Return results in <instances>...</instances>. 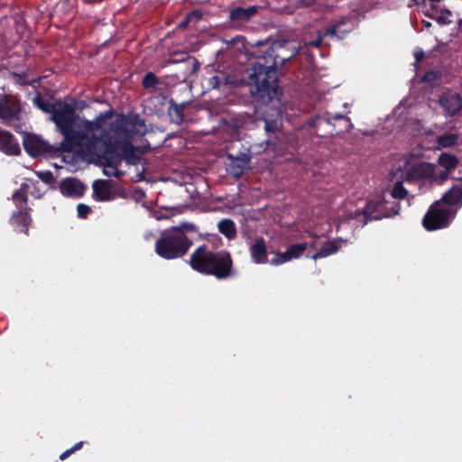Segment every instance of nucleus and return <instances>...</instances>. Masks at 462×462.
<instances>
[{"mask_svg":"<svg viewBox=\"0 0 462 462\" xmlns=\"http://www.w3.org/2000/svg\"><path fill=\"white\" fill-rule=\"evenodd\" d=\"M294 52L287 49V43L273 42L263 45L254 55L259 59L247 69V85L253 97L263 104H268L278 97L281 89L278 84V69L290 60Z\"/></svg>","mask_w":462,"mask_h":462,"instance_id":"1","label":"nucleus"},{"mask_svg":"<svg viewBox=\"0 0 462 462\" xmlns=\"http://www.w3.org/2000/svg\"><path fill=\"white\" fill-rule=\"evenodd\" d=\"M33 105L51 115V120L55 124L58 131L65 137V148L63 150L71 149V141L86 139L88 137L89 132L98 131L102 128L105 120L114 116V111L109 109L100 113L93 120L79 118L76 115V107L74 105L68 104L61 100L51 102L45 99L41 93H38L32 99Z\"/></svg>","mask_w":462,"mask_h":462,"instance_id":"2","label":"nucleus"},{"mask_svg":"<svg viewBox=\"0 0 462 462\" xmlns=\"http://www.w3.org/2000/svg\"><path fill=\"white\" fill-rule=\"evenodd\" d=\"M190 268L202 275L213 276L218 281L236 275L233 257L227 250H214L208 244L199 245L188 261Z\"/></svg>","mask_w":462,"mask_h":462,"instance_id":"3","label":"nucleus"},{"mask_svg":"<svg viewBox=\"0 0 462 462\" xmlns=\"http://www.w3.org/2000/svg\"><path fill=\"white\" fill-rule=\"evenodd\" d=\"M115 144L111 134L102 127L98 131L89 132L83 147L79 149L88 153L96 154L105 168H110L111 170H103L106 176L121 178L125 174L124 171L118 170L122 163V158H120Z\"/></svg>","mask_w":462,"mask_h":462,"instance_id":"4","label":"nucleus"},{"mask_svg":"<svg viewBox=\"0 0 462 462\" xmlns=\"http://www.w3.org/2000/svg\"><path fill=\"white\" fill-rule=\"evenodd\" d=\"M193 241L180 231H165L155 243V253L162 259L182 258L189 251Z\"/></svg>","mask_w":462,"mask_h":462,"instance_id":"5","label":"nucleus"},{"mask_svg":"<svg viewBox=\"0 0 462 462\" xmlns=\"http://www.w3.org/2000/svg\"><path fill=\"white\" fill-rule=\"evenodd\" d=\"M110 118H106L105 122ZM103 128L111 134L116 150L121 142L131 140L134 134H143L146 131L144 120L138 115L126 116L121 114L110 124L109 129L106 127V123H104Z\"/></svg>","mask_w":462,"mask_h":462,"instance_id":"6","label":"nucleus"},{"mask_svg":"<svg viewBox=\"0 0 462 462\" xmlns=\"http://www.w3.org/2000/svg\"><path fill=\"white\" fill-rule=\"evenodd\" d=\"M84 141H86V139L71 141V149L63 150L65 148L63 145L65 143V137H63V141L59 146H53L34 134L24 133L23 145L25 152L31 157L37 158L45 155L55 156L60 152H71L75 149L82 148Z\"/></svg>","mask_w":462,"mask_h":462,"instance_id":"7","label":"nucleus"},{"mask_svg":"<svg viewBox=\"0 0 462 462\" xmlns=\"http://www.w3.org/2000/svg\"><path fill=\"white\" fill-rule=\"evenodd\" d=\"M311 125L319 137L337 135L348 132L352 128L350 119L340 113L326 112L324 116H319L312 120Z\"/></svg>","mask_w":462,"mask_h":462,"instance_id":"8","label":"nucleus"},{"mask_svg":"<svg viewBox=\"0 0 462 462\" xmlns=\"http://www.w3.org/2000/svg\"><path fill=\"white\" fill-rule=\"evenodd\" d=\"M22 106L18 96L7 93L5 87L0 88V119L5 125L22 131Z\"/></svg>","mask_w":462,"mask_h":462,"instance_id":"9","label":"nucleus"},{"mask_svg":"<svg viewBox=\"0 0 462 462\" xmlns=\"http://www.w3.org/2000/svg\"><path fill=\"white\" fill-rule=\"evenodd\" d=\"M455 217L456 211L439 199L429 207L421 224L427 231H436L448 227Z\"/></svg>","mask_w":462,"mask_h":462,"instance_id":"10","label":"nucleus"},{"mask_svg":"<svg viewBox=\"0 0 462 462\" xmlns=\"http://www.w3.org/2000/svg\"><path fill=\"white\" fill-rule=\"evenodd\" d=\"M387 200L382 199L379 200H369L362 209H356L353 217L361 222L362 226L373 220H381L384 217H391L399 214L401 209L400 203L396 202L390 208L386 207Z\"/></svg>","mask_w":462,"mask_h":462,"instance_id":"11","label":"nucleus"},{"mask_svg":"<svg viewBox=\"0 0 462 462\" xmlns=\"http://www.w3.org/2000/svg\"><path fill=\"white\" fill-rule=\"evenodd\" d=\"M441 203H444L448 208L457 211L462 208V178L456 180L451 187L444 192L441 199Z\"/></svg>","mask_w":462,"mask_h":462,"instance_id":"12","label":"nucleus"},{"mask_svg":"<svg viewBox=\"0 0 462 462\" xmlns=\"http://www.w3.org/2000/svg\"><path fill=\"white\" fill-rule=\"evenodd\" d=\"M439 102L446 116H454L462 109V98L455 92L443 93Z\"/></svg>","mask_w":462,"mask_h":462,"instance_id":"13","label":"nucleus"},{"mask_svg":"<svg viewBox=\"0 0 462 462\" xmlns=\"http://www.w3.org/2000/svg\"><path fill=\"white\" fill-rule=\"evenodd\" d=\"M59 189L64 197L81 198L86 191V186L79 179L68 177L60 182Z\"/></svg>","mask_w":462,"mask_h":462,"instance_id":"14","label":"nucleus"},{"mask_svg":"<svg viewBox=\"0 0 462 462\" xmlns=\"http://www.w3.org/2000/svg\"><path fill=\"white\" fill-rule=\"evenodd\" d=\"M228 159H230V163L228 164L227 171L236 179L241 178L249 169L251 155L247 153H240L238 156L228 154Z\"/></svg>","mask_w":462,"mask_h":462,"instance_id":"15","label":"nucleus"},{"mask_svg":"<svg viewBox=\"0 0 462 462\" xmlns=\"http://www.w3.org/2000/svg\"><path fill=\"white\" fill-rule=\"evenodd\" d=\"M30 211L27 209H17L13 212L10 224L16 232L26 236L29 235V229L32 221Z\"/></svg>","mask_w":462,"mask_h":462,"instance_id":"16","label":"nucleus"},{"mask_svg":"<svg viewBox=\"0 0 462 462\" xmlns=\"http://www.w3.org/2000/svg\"><path fill=\"white\" fill-rule=\"evenodd\" d=\"M0 151L6 155H19L21 153L20 144L7 130L0 129Z\"/></svg>","mask_w":462,"mask_h":462,"instance_id":"17","label":"nucleus"},{"mask_svg":"<svg viewBox=\"0 0 462 462\" xmlns=\"http://www.w3.org/2000/svg\"><path fill=\"white\" fill-rule=\"evenodd\" d=\"M346 22H347L346 18H341L340 20L336 22L333 25H331L330 27L325 28L322 31H320V30L316 31V36L313 39H310V38L306 39L305 46H307V47L311 46V47H316V48L319 47L322 44L323 39L325 37H328V35L337 34V32L339 29V26L341 24H346Z\"/></svg>","mask_w":462,"mask_h":462,"instance_id":"18","label":"nucleus"},{"mask_svg":"<svg viewBox=\"0 0 462 462\" xmlns=\"http://www.w3.org/2000/svg\"><path fill=\"white\" fill-rule=\"evenodd\" d=\"M257 5L248 7L236 6L229 11L228 18L233 23H243L250 21L258 12Z\"/></svg>","mask_w":462,"mask_h":462,"instance_id":"19","label":"nucleus"},{"mask_svg":"<svg viewBox=\"0 0 462 462\" xmlns=\"http://www.w3.org/2000/svg\"><path fill=\"white\" fill-rule=\"evenodd\" d=\"M118 148L121 150L120 158L129 165H136L141 161L140 149L131 143V140L121 142Z\"/></svg>","mask_w":462,"mask_h":462,"instance_id":"20","label":"nucleus"},{"mask_svg":"<svg viewBox=\"0 0 462 462\" xmlns=\"http://www.w3.org/2000/svg\"><path fill=\"white\" fill-rule=\"evenodd\" d=\"M249 251L254 263L258 264L267 263V247L263 237H257Z\"/></svg>","mask_w":462,"mask_h":462,"instance_id":"21","label":"nucleus"},{"mask_svg":"<svg viewBox=\"0 0 462 462\" xmlns=\"http://www.w3.org/2000/svg\"><path fill=\"white\" fill-rule=\"evenodd\" d=\"M343 242L344 241L341 238L326 241L320 249L311 256V258L317 260L336 254L341 247Z\"/></svg>","mask_w":462,"mask_h":462,"instance_id":"22","label":"nucleus"},{"mask_svg":"<svg viewBox=\"0 0 462 462\" xmlns=\"http://www.w3.org/2000/svg\"><path fill=\"white\" fill-rule=\"evenodd\" d=\"M92 187L97 200L105 201L111 199V180H97L94 181Z\"/></svg>","mask_w":462,"mask_h":462,"instance_id":"23","label":"nucleus"},{"mask_svg":"<svg viewBox=\"0 0 462 462\" xmlns=\"http://www.w3.org/2000/svg\"><path fill=\"white\" fill-rule=\"evenodd\" d=\"M28 190L29 185L27 183H22L20 188L13 193L12 199L17 209L32 210L31 208L27 205Z\"/></svg>","mask_w":462,"mask_h":462,"instance_id":"24","label":"nucleus"},{"mask_svg":"<svg viewBox=\"0 0 462 462\" xmlns=\"http://www.w3.org/2000/svg\"><path fill=\"white\" fill-rule=\"evenodd\" d=\"M282 122L277 119L264 120V130L268 136L266 143L269 146L276 145V134L281 131Z\"/></svg>","mask_w":462,"mask_h":462,"instance_id":"25","label":"nucleus"},{"mask_svg":"<svg viewBox=\"0 0 462 462\" xmlns=\"http://www.w3.org/2000/svg\"><path fill=\"white\" fill-rule=\"evenodd\" d=\"M168 116H170L171 122L176 125H180L184 120V109L186 107L185 103L177 104L173 99L169 102Z\"/></svg>","mask_w":462,"mask_h":462,"instance_id":"26","label":"nucleus"},{"mask_svg":"<svg viewBox=\"0 0 462 462\" xmlns=\"http://www.w3.org/2000/svg\"><path fill=\"white\" fill-rule=\"evenodd\" d=\"M459 134L457 133L446 132L437 136L435 143L436 149L451 148L458 143Z\"/></svg>","mask_w":462,"mask_h":462,"instance_id":"27","label":"nucleus"},{"mask_svg":"<svg viewBox=\"0 0 462 462\" xmlns=\"http://www.w3.org/2000/svg\"><path fill=\"white\" fill-rule=\"evenodd\" d=\"M218 231L227 239H234L236 236L235 222L230 218H223L217 224Z\"/></svg>","mask_w":462,"mask_h":462,"instance_id":"28","label":"nucleus"},{"mask_svg":"<svg viewBox=\"0 0 462 462\" xmlns=\"http://www.w3.org/2000/svg\"><path fill=\"white\" fill-rule=\"evenodd\" d=\"M438 163L439 166L443 167L448 171H451L457 167L458 159L454 154L448 152H442L439 156Z\"/></svg>","mask_w":462,"mask_h":462,"instance_id":"29","label":"nucleus"},{"mask_svg":"<svg viewBox=\"0 0 462 462\" xmlns=\"http://www.w3.org/2000/svg\"><path fill=\"white\" fill-rule=\"evenodd\" d=\"M232 83L231 78L225 72H218L208 79V86L213 89H219L223 86Z\"/></svg>","mask_w":462,"mask_h":462,"instance_id":"30","label":"nucleus"},{"mask_svg":"<svg viewBox=\"0 0 462 462\" xmlns=\"http://www.w3.org/2000/svg\"><path fill=\"white\" fill-rule=\"evenodd\" d=\"M430 165L429 164H415L408 171V178L411 179H425L429 176Z\"/></svg>","mask_w":462,"mask_h":462,"instance_id":"31","label":"nucleus"},{"mask_svg":"<svg viewBox=\"0 0 462 462\" xmlns=\"http://www.w3.org/2000/svg\"><path fill=\"white\" fill-rule=\"evenodd\" d=\"M161 83L160 79L153 72H147L142 80L143 87L149 92H154L157 85Z\"/></svg>","mask_w":462,"mask_h":462,"instance_id":"32","label":"nucleus"},{"mask_svg":"<svg viewBox=\"0 0 462 462\" xmlns=\"http://www.w3.org/2000/svg\"><path fill=\"white\" fill-rule=\"evenodd\" d=\"M307 248H308V244L306 242H304V243H298V244L291 245L287 248V251L292 260V259H297L300 256H301L303 254V253L307 250Z\"/></svg>","mask_w":462,"mask_h":462,"instance_id":"33","label":"nucleus"},{"mask_svg":"<svg viewBox=\"0 0 462 462\" xmlns=\"http://www.w3.org/2000/svg\"><path fill=\"white\" fill-rule=\"evenodd\" d=\"M408 194L407 189L404 188L402 181H397L391 191V195L393 199H404Z\"/></svg>","mask_w":462,"mask_h":462,"instance_id":"34","label":"nucleus"},{"mask_svg":"<svg viewBox=\"0 0 462 462\" xmlns=\"http://www.w3.org/2000/svg\"><path fill=\"white\" fill-rule=\"evenodd\" d=\"M452 15V12L448 8H442L439 10V15L437 16L436 21L440 25L450 24L451 21L448 19Z\"/></svg>","mask_w":462,"mask_h":462,"instance_id":"35","label":"nucleus"},{"mask_svg":"<svg viewBox=\"0 0 462 462\" xmlns=\"http://www.w3.org/2000/svg\"><path fill=\"white\" fill-rule=\"evenodd\" d=\"M291 260V258L288 251L286 250L283 253H278L276 254V256L271 260L270 263L273 265H280V264L287 263V262H289Z\"/></svg>","mask_w":462,"mask_h":462,"instance_id":"36","label":"nucleus"},{"mask_svg":"<svg viewBox=\"0 0 462 462\" xmlns=\"http://www.w3.org/2000/svg\"><path fill=\"white\" fill-rule=\"evenodd\" d=\"M171 231H180L182 234L186 235V232H196L197 226L193 223H181L180 226H173Z\"/></svg>","mask_w":462,"mask_h":462,"instance_id":"37","label":"nucleus"},{"mask_svg":"<svg viewBox=\"0 0 462 462\" xmlns=\"http://www.w3.org/2000/svg\"><path fill=\"white\" fill-rule=\"evenodd\" d=\"M83 445H84L83 441H79V442L76 443L73 447L65 450L64 452H62L60 455V460H61V461L66 460L70 455H72L76 451L79 450L83 447Z\"/></svg>","mask_w":462,"mask_h":462,"instance_id":"38","label":"nucleus"},{"mask_svg":"<svg viewBox=\"0 0 462 462\" xmlns=\"http://www.w3.org/2000/svg\"><path fill=\"white\" fill-rule=\"evenodd\" d=\"M188 21L195 24L203 18V12L200 9H194L186 14Z\"/></svg>","mask_w":462,"mask_h":462,"instance_id":"39","label":"nucleus"},{"mask_svg":"<svg viewBox=\"0 0 462 462\" xmlns=\"http://www.w3.org/2000/svg\"><path fill=\"white\" fill-rule=\"evenodd\" d=\"M90 212V207L86 204L80 203L77 206L78 217L80 218H87Z\"/></svg>","mask_w":462,"mask_h":462,"instance_id":"40","label":"nucleus"},{"mask_svg":"<svg viewBox=\"0 0 462 462\" xmlns=\"http://www.w3.org/2000/svg\"><path fill=\"white\" fill-rule=\"evenodd\" d=\"M439 78V75L437 71L430 70L422 76L421 81L427 82V83H434L437 81V79Z\"/></svg>","mask_w":462,"mask_h":462,"instance_id":"41","label":"nucleus"},{"mask_svg":"<svg viewBox=\"0 0 462 462\" xmlns=\"http://www.w3.org/2000/svg\"><path fill=\"white\" fill-rule=\"evenodd\" d=\"M12 77L16 84H19L21 86L28 85L29 82L27 80V74L26 73H16L14 72L12 74Z\"/></svg>","mask_w":462,"mask_h":462,"instance_id":"42","label":"nucleus"},{"mask_svg":"<svg viewBox=\"0 0 462 462\" xmlns=\"http://www.w3.org/2000/svg\"><path fill=\"white\" fill-rule=\"evenodd\" d=\"M38 177L46 184H51L54 180L53 174L51 171L37 172Z\"/></svg>","mask_w":462,"mask_h":462,"instance_id":"43","label":"nucleus"},{"mask_svg":"<svg viewBox=\"0 0 462 462\" xmlns=\"http://www.w3.org/2000/svg\"><path fill=\"white\" fill-rule=\"evenodd\" d=\"M439 14V8L431 4L430 8L427 9L425 12H424V14L425 16L429 17V18H431V19H435L437 18V14Z\"/></svg>","mask_w":462,"mask_h":462,"instance_id":"44","label":"nucleus"},{"mask_svg":"<svg viewBox=\"0 0 462 462\" xmlns=\"http://www.w3.org/2000/svg\"><path fill=\"white\" fill-rule=\"evenodd\" d=\"M342 25H343V24H341V25L339 26V29H338V31L337 32V34H335V35H328V36H329V37H336V38H337V39H339V40H341V39L345 38V36H346V35L350 32V30H349V29H347V30H346V29L342 30V29H341V26H342Z\"/></svg>","mask_w":462,"mask_h":462,"instance_id":"45","label":"nucleus"},{"mask_svg":"<svg viewBox=\"0 0 462 462\" xmlns=\"http://www.w3.org/2000/svg\"><path fill=\"white\" fill-rule=\"evenodd\" d=\"M316 0H298L297 4L300 7H309L315 3Z\"/></svg>","mask_w":462,"mask_h":462,"instance_id":"46","label":"nucleus"},{"mask_svg":"<svg viewBox=\"0 0 462 462\" xmlns=\"http://www.w3.org/2000/svg\"><path fill=\"white\" fill-rule=\"evenodd\" d=\"M190 24L189 21H188V17L185 18L178 24V28L184 30Z\"/></svg>","mask_w":462,"mask_h":462,"instance_id":"47","label":"nucleus"},{"mask_svg":"<svg viewBox=\"0 0 462 462\" xmlns=\"http://www.w3.org/2000/svg\"><path fill=\"white\" fill-rule=\"evenodd\" d=\"M414 56H415V60L417 62H420L424 57V52L422 51H416Z\"/></svg>","mask_w":462,"mask_h":462,"instance_id":"48","label":"nucleus"},{"mask_svg":"<svg viewBox=\"0 0 462 462\" xmlns=\"http://www.w3.org/2000/svg\"><path fill=\"white\" fill-rule=\"evenodd\" d=\"M412 2V5H423L426 6V0H411Z\"/></svg>","mask_w":462,"mask_h":462,"instance_id":"49","label":"nucleus"},{"mask_svg":"<svg viewBox=\"0 0 462 462\" xmlns=\"http://www.w3.org/2000/svg\"><path fill=\"white\" fill-rule=\"evenodd\" d=\"M448 173L449 171H448L447 170L445 171H442L439 174V178L440 180H447L448 176Z\"/></svg>","mask_w":462,"mask_h":462,"instance_id":"50","label":"nucleus"},{"mask_svg":"<svg viewBox=\"0 0 462 462\" xmlns=\"http://www.w3.org/2000/svg\"><path fill=\"white\" fill-rule=\"evenodd\" d=\"M423 23H424L425 27H430L431 26V23L430 22L423 21Z\"/></svg>","mask_w":462,"mask_h":462,"instance_id":"51","label":"nucleus"}]
</instances>
